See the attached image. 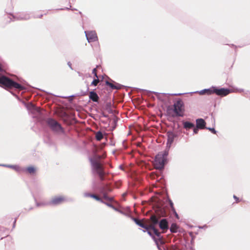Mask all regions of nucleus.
Segmentation results:
<instances>
[{
	"label": "nucleus",
	"instance_id": "obj_1",
	"mask_svg": "<svg viewBox=\"0 0 250 250\" xmlns=\"http://www.w3.org/2000/svg\"><path fill=\"white\" fill-rule=\"evenodd\" d=\"M100 156H95L93 158H89V161L93 173L97 174L101 180H104V168L100 162Z\"/></svg>",
	"mask_w": 250,
	"mask_h": 250
},
{
	"label": "nucleus",
	"instance_id": "obj_2",
	"mask_svg": "<svg viewBox=\"0 0 250 250\" xmlns=\"http://www.w3.org/2000/svg\"><path fill=\"white\" fill-rule=\"evenodd\" d=\"M0 86L5 88H14L20 90L24 89V87L21 85L3 76L0 77Z\"/></svg>",
	"mask_w": 250,
	"mask_h": 250
},
{
	"label": "nucleus",
	"instance_id": "obj_3",
	"mask_svg": "<svg viewBox=\"0 0 250 250\" xmlns=\"http://www.w3.org/2000/svg\"><path fill=\"white\" fill-rule=\"evenodd\" d=\"M47 123L54 131L63 132V129L61 125L54 119L52 118L48 119L47 121Z\"/></svg>",
	"mask_w": 250,
	"mask_h": 250
},
{
	"label": "nucleus",
	"instance_id": "obj_4",
	"mask_svg": "<svg viewBox=\"0 0 250 250\" xmlns=\"http://www.w3.org/2000/svg\"><path fill=\"white\" fill-rule=\"evenodd\" d=\"M165 158L163 155L160 153L157 154L155 159L154 165L155 167L158 169H162L164 168L165 165Z\"/></svg>",
	"mask_w": 250,
	"mask_h": 250
},
{
	"label": "nucleus",
	"instance_id": "obj_5",
	"mask_svg": "<svg viewBox=\"0 0 250 250\" xmlns=\"http://www.w3.org/2000/svg\"><path fill=\"white\" fill-rule=\"evenodd\" d=\"M174 111L178 116H182L184 111V104L182 100H179L177 101L173 105Z\"/></svg>",
	"mask_w": 250,
	"mask_h": 250
},
{
	"label": "nucleus",
	"instance_id": "obj_6",
	"mask_svg": "<svg viewBox=\"0 0 250 250\" xmlns=\"http://www.w3.org/2000/svg\"><path fill=\"white\" fill-rule=\"evenodd\" d=\"M66 200L65 198L62 196H56L52 198L51 201L47 204H39L37 203V206H40L41 205H46V204H50V205H59L62 202H64Z\"/></svg>",
	"mask_w": 250,
	"mask_h": 250
},
{
	"label": "nucleus",
	"instance_id": "obj_7",
	"mask_svg": "<svg viewBox=\"0 0 250 250\" xmlns=\"http://www.w3.org/2000/svg\"><path fill=\"white\" fill-rule=\"evenodd\" d=\"M85 36L86 37L87 40L89 42H93L96 41L98 40V37L97 36L96 33L95 31H91L89 32H84Z\"/></svg>",
	"mask_w": 250,
	"mask_h": 250
},
{
	"label": "nucleus",
	"instance_id": "obj_8",
	"mask_svg": "<svg viewBox=\"0 0 250 250\" xmlns=\"http://www.w3.org/2000/svg\"><path fill=\"white\" fill-rule=\"evenodd\" d=\"M213 93H216L217 95L225 96L228 95L230 91L229 89H226L222 88L220 89H217L214 87H212Z\"/></svg>",
	"mask_w": 250,
	"mask_h": 250
},
{
	"label": "nucleus",
	"instance_id": "obj_9",
	"mask_svg": "<svg viewBox=\"0 0 250 250\" xmlns=\"http://www.w3.org/2000/svg\"><path fill=\"white\" fill-rule=\"evenodd\" d=\"M175 138L174 134L171 132L167 133V146L170 147L171 145L173 142Z\"/></svg>",
	"mask_w": 250,
	"mask_h": 250
},
{
	"label": "nucleus",
	"instance_id": "obj_10",
	"mask_svg": "<svg viewBox=\"0 0 250 250\" xmlns=\"http://www.w3.org/2000/svg\"><path fill=\"white\" fill-rule=\"evenodd\" d=\"M160 228L163 230H167L168 228V222L166 219H162L159 223Z\"/></svg>",
	"mask_w": 250,
	"mask_h": 250
},
{
	"label": "nucleus",
	"instance_id": "obj_11",
	"mask_svg": "<svg viewBox=\"0 0 250 250\" xmlns=\"http://www.w3.org/2000/svg\"><path fill=\"white\" fill-rule=\"evenodd\" d=\"M196 126L197 128H199V129H204L206 128V122L203 119H198L196 121Z\"/></svg>",
	"mask_w": 250,
	"mask_h": 250
},
{
	"label": "nucleus",
	"instance_id": "obj_12",
	"mask_svg": "<svg viewBox=\"0 0 250 250\" xmlns=\"http://www.w3.org/2000/svg\"><path fill=\"white\" fill-rule=\"evenodd\" d=\"M132 220L135 222V223L138 225L139 226L145 229L146 230H148V226L145 225L144 223H143L141 220L135 218H132Z\"/></svg>",
	"mask_w": 250,
	"mask_h": 250
},
{
	"label": "nucleus",
	"instance_id": "obj_13",
	"mask_svg": "<svg viewBox=\"0 0 250 250\" xmlns=\"http://www.w3.org/2000/svg\"><path fill=\"white\" fill-rule=\"evenodd\" d=\"M89 97L90 99L95 102H98L99 100V96L94 91H91L89 93Z\"/></svg>",
	"mask_w": 250,
	"mask_h": 250
},
{
	"label": "nucleus",
	"instance_id": "obj_14",
	"mask_svg": "<svg viewBox=\"0 0 250 250\" xmlns=\"http://www.w3.org/2000/svg\"><path fill=\"white\" fill-rule=\"evenodd\" d=\"M183 126L185 129L188 130L193 128L194 127V124L189 122H183Z\"/></svg>",
	"mask_w": 250,
	"mask_h": 250
},
{
	"label": "nucleus",
	"instance_id": "obj_15",
	"mask_svg": "<svg viewBox=\"0 0 250 250\" xmlns=\"http://www.w3.org/2000/svg\"><path fill=\"white\" fill-rule=\"evenodd\" d=\"M199 93L200 95H203V94H205V93H207L208 95H210V94L213 93L212 87L211 88L205 89L202 90L199 92Z\"/></svg>",
	"mask_w": 250,
	"mask_h": 250
},
{
	"label": "nucleus",
	"instance_id": "obj_16",
	"mask_svg": "<svg viewBox=\"0 0 250 250\" xmlns=\"http://www.w3.org/2000/svg\"><path fill=\"white\" fill-rule=\"evenodd\" d=\"M150 221L151 224L150 225H153L155 227V225L158 223V219L155 215H152L150 217Z\"/></svg>",
	"mask_w": 250,
	"mask_h": 250
},
{
	"label": "nucleus",
	"instance_id": "obj_17",
	"mask_svg": "<svg viewBox=\"0 0 250 250\" xmlns=\"http://www.w3.org/2000/svg\"><path fill=\"white\" fill-rule=\"evenodd\" d=\"M148 229H152L153 230V232L154 234L157 236V237H160V233L158 231V230L154 227L153 225H149L148 227Z\"/></svg>",
	"mask_w": 250,
	"mask_h": 250
},
{
	"label": "nucleus",
	"instance_id": "obj_18",
	"mask_svg": "<svg viewBox=\"0 0 250 250\" xmlns=\"http://www.w3.org/2000/svg\"><path fill=\"white\" fill-rule=\"evenodd\" d=\"M178 226L175 223H172L170 228V231L172 233H176L177 232Z\"/></svg>",
	"mask_w": 250,
	"mask_h": 250
},
{
	"label": "nucleus",
	"instance_id": "obj_19",
	"mask_svg": "<svg viewBox=\"0 0 250 250\" xmlns=\"http://www.w3.org/2000/svg\"><path fill=\"white\" fill-rule=\"evenodd\" d=\"M95 137L97 141H101L103 138V135L101 131H98L96 133Z\"/></svg>",
	"mask_w": 250,
	"mask_h": 250
},
{
	"label": "nucleus",
	"instance_id": "obj_20",
	"mask_svg": "<svg viewBox=\"0 0 250 250\" xmlns=\"http://www.w3.org/2000/svg\"><path fill=\"white\" fill-rule=\"evenodd\" d=\"M1 166H3V167L12 168L16 170V171H19V169H20L19 167L18 166L7 165H1Z\"/></svg>",
	"mask_w": 250,
	"mask_h": 250
},
{
	"label": "nucleus",
	"instance_id": "obj_21",
	"mask_svg": "<svg viewBox=\"0 0 250 250\" xmlns=\"http://www.w3.org/2000/svg\"><path fill=\"white\" fill-rule=\"evenodd\" d=\"M106 84L109 85L112 89H118L120 88L119 86H116L108 81L106 82Z\"/></svg>",
	"mask_w": 250,
	"mask_h": 250
},
{
	"label": "nucleus",
	"instance_id": "obj_22",
	"mask_svg": "<svg viewBox=\"0 0 250 250\" xmlns=\"http://www.w3.org/2000/svg\"><path fill=\"white\" fill-rule=\"evenodd\" d=\"M16 18L17 19V20H27L29 19V16L28 15H25L24 16L20 15Z\"/></svg>",
	"mask_w": 250,
	"mask_h": 250
},
{
	"label": "nucleus",
	"instance_id": "obj_23",
	"mask_svg": "<svg viewBox=\"0 0 250 250\" xmlns=\"http://www.w3.org/2000/svg\"><path fill=\"white\" fill-rule=\"evenodd\" d=\"M27 170L28 171V172L30 173H33L35 171V169L34 167H28L27 168Z\"/></svg>",
	"mask_w": 250,
	"mask_h": 250
},
{
	"label": "nucleus",
	"instance_id": "obj_24",
	"mask_svg": "<svg viewBox=\"0 0 250 250\" xmlns=\"http://www.w3.org/2000/svg\"><path fill=\"white\" fill-rule=\"evenodd\" d=\"M99 82V80L98 79V78H96L92 81V82L91 83V85L96 86L98 84Z\"/></svg>",
	"mask_w": 250,
	"mask_h": 250
},
{
	"label": "nucleus",
	"instance_id": "obj_25",
	"mask_svg": "<svg viewBox=\"0 0 250 250\" xmlns=\"http://www.w3.org/2000/svg\"><path fill=\"white\" fill-rule=\"evenodd\" d=\"M91 197L94 198L97 201H99L103 202L101 199L96 195L92 194V195L91 196Z\"/></svg>",
	"mask_w": 250,
	"mask_h": 250
},
{
	"label": "nucleus",
	"instance_id": "obj_26",
	"mask_svg": "<svg viewBox=\"0 0 250 250\" xmlns=\"http://www.w3.org/2000/svg\"><path fill=\"white\" fill-rule=\"evenodd\" d=\"M168 202H169L170 208H171V210H174L175 208H174L173 203L172 201L170 199H168Z\"/></svg>",
	"mask_w": 250,
	"mask_h": 250
},
{
	"label": "nucleus",
	"instance_id": "obj_27",
	"mask_svg": "<svg viewBox=\"0 0 250 250\" xmlns=\"http://www.w3.org/2000/svg\"><path fill=\"white\" fill-rule=\"evenodd\" d=\"M207 129H208L209 130L211 131L212 133L215 134L216 131L215 130L214 128H211V127H206Z\"/></svg>",
	"mask_w": 250,
	"mask_h": 250
},
{
	"label": "nucleus",
	"instance_id": "obj_28",
	"mask_svg": "<svg viewBox=\"0 0 250 250\" xmlns=\"http://www.w3.org/2000/svg\"><path fill=\"white\" fill-rule=\"evenodd\" d=\"M92 73L93 74H94V76L96 78H98V76H97V70H96V68H95L93 69L92 70Z\"/></svg>",
	"mask_w": 250,
	"mask_h": 250
},
{
	"label": "nucleus",
	"instance_id": "obj_29",
	"mask_svg": "<svg viewBox=\"0 0 250 250\" xmlns=\"http://www.w3.org/2000/svg\"><path fill=\"white\" fill-rule=\"evenodd\" d=\"M198 129H199V128H197V127H194L193 128V133L194 134H197L198 132Z\"/></svg>",
	"mask_w": 250,
	"mask_h": 250
},
{
	"label": "nucleus",
	"instance_id": "obj_30",
	"mask_svg": "<svg viewBox=\"0 0 250 250\" xmlns=\"http://www.w3.org/2000/svg\"><path fill=\"white\" fill-rule=\"evenodd\" d=\"M149 230L150 229L147 230V233L154 239H155L154 237L153 236L151 232Z\"/></svg>",
	"mask_w": 250,
	"mask_h": 250
},
{
	"label": "nucleus",
	"instance_id": "obj_31",
	"mask_svg": "<svg viewBox=\"0 0 250 250\" xmlns=\"http://www.w3.org/2000/svg\"><path fill=\"white\" fill-rule=\"evenodd\" d=\"M107 206H108V207H110L112 208H113V209H114L115 210H117V209H116L114 207H113V205H112L111 204H108V203H106V204Z\"/></svg>",
	"mask_w": 250,
	"mask_h": 250
},
{
	"label": "nucleus",
	"instance_id": "obj_32",
	"mask_svg": "<svg viewBox=\"0 0 250 250\" xmlns=\"http://www.w3.org/2000/svg\"><path fill=\"white\" fill-rule=\"evenodd\" d=\"M91 195H92V194H90V193H84V196L85 197H91Z\"/></svg>",
	"mask_w": 250,
	"mask_h": 250
},
{
	"label": "nucleus",
	"instance_id": "obj_33",
	"mask_svg": "<svg viewBox=\"0 0 250 250\" xmlns=\"http://www.w3.org/2000/svg\"><path fill=\"white\" fill-rule=\"evenodd\" d=\"M173 212L174 213V214H175V217L177 218H179V216H178V214L177 213L175 209H174V210H172Z\"/></svg>",
	"mask_w": 250,
	"mask_h": 250
},
{
	"label": "nucleus",
	"instance_id": "obj_34",
	"mask_svg": "<svg viewBox=\"0 0 250 250\" xmlns=\"http://www.w3.org/2000/svg\"><path fill=\"white\" fill-rule=\"evenodd\" d=\"M104 198L106 199V200H110V201L112 200V198H108L107 196V195H104Z\"/></svg>",
	"mask_w": 250,
	"mask_h": 250
},
{
	"label": "nucleus",
	"instance_id": "obj_35",
	"mask_svg": "<svg viewBox=\"0 0 250 250\" xmlns=\"http://www.w3.org/2000/svg\"><path fill=\"white\" fill-rule=\"evenodd\" d=\"M153 93L155 94V95H156V96L158 98H159V96H160V94H161L160 93H158V92H154Z\"/></svg>",
	"mask_w": 250,
	"mask_h": 250
},
{
	"label": "nucleus",
	"instance_id": "obj_36",
	"mask_svg": "<svg viewBox=\"0 0 250 250\" xmlns=\"http://www.w3.org/2000/svg\"><path fill=\"white\" fill-rule=\"evenodd\" d=\"M167 154H168L167 152L166 151L164 153L161 154L163 155L164 156V158H165V157H166L167 155Z\"/></svg>",
	"mask_w": 250,
	"mask_h": 250
},
{
	"label": "nucleus",
	"instance_id": "obj_37",
	"mask_svg": "<svg viewBox=\"0 0 250 250\" xmlns=\"http://www.w3.org/2000/svg\"><path fill=\"white\" fill-rule=\"evenodd\" d=\"M67 64H68V66H69V67H70L71 69H72V66H71V62H68L67 63Z\"/></svg>",
	"mask_w": 250,
	"mask_h": 250
},
{
	"label": "nucleus",
	"instance_id": "obj_38",
	"mask_svg": "<svg viewBox=\"0 0 250 250\" xmlns=\"http://www.w3.org/2000/svg\"><path fill=\"white\" fill-rule=\"evenodd\" d=\"M233 198L236 200H238V198H237L235 195H233Z\"/></svg>",
	"mask_w": 250,
	"mask_h": 250
},
{
	"label": "nucleus",
	"instance_id": "obj_39",
	"mask_svg": "<svg viewBox=\"0 0 250 250\" xmlns=\"http://www.w3.org/2000/svg\"><path fill=\"white\" fill-rule=\"evenodd\" d=\"M181 94L179 93V94H174V95H181Z\"/></svg>",
	"mask_w": 250,
	"mask_h": 250
},
{
	"label": "nucleus",
	"instance_id": "obj_40",
	"mask_svg": "<svg viewBox=\"0 0 250 250\" xmlns=\"http://www.w3.org/2000/svg\"><path fill=\"white\" fill-rule=\"evenodd\" d=\"M30 105L33 107V105L32 104H30Z\"/></svg>",
	"mask_w": 250,
	"mask_h": 250
},
{
	"label": "nucleus",
	"instance_id": "obj_41",
	"mask_svg": "<svg viewBox=\"0 0 250 250\" xmlns=\"http://www.w3.org/2000/svg\"><path fill=\"white\" fill-rule=\"evenodd\" d=\"M157 247L158 248V249H159V246L157 245Z\"/></svg>",
	"mask_w": 250,
	"mask_h": 250
}]
</instances>
